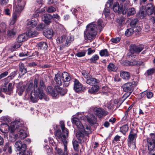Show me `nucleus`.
<instances>
[{"instance_id": "f257e3e1", "label": "nucleus", "mask_w": 155, "mask_h": 155, "mask_svg": "<svg viewBox=\"0 0 155 155\" xmlns=\"http://www.w3.org/2000/svg\"><path fill=\"white\" fill-rule=\"evenodd\" d=\"M104 27L102 21L101 19H99L97 22H92L88 24L84 32L85 38L90 41H92L97 35V30L99 29V32H101Z\"/></svg>"}, {"instance_id": "f03ea898", "label": "nucleus", "mask_w": 155, "mask_h": 155, "mask_svg": "<svg viewBox=\"0 0 155 155\" xmlns=\"http://www.w3.org/2000/svg\"><path fill=\"white\" fill-rule=\"evenodd\" d=\"M33 87L34 91L31 92L30 96V99L32 102H37L38 98L40 100L45 98V94L43 91L45 89L46 87L43 80H40L38 84V80L35 78Z\"/></svg>"}, {"instance_id": "7ed1b4c3", "label": "nucleus", "mask_w": 155, "mask_h": 155, "mask_svg": "<svg viewBox=\"0 0 155 155\" xmlns=\"http://www.w3.org/2000/svg\"><path fill=\"white\" fill-rule=\"evenodd\" d=\"M89 131L85 130L84 128L79 129L76 133V137L80 143L86 142L88 140Z\"/></svg>"}, {"instance_id": "20e7f679", "label": "nucleus", "mask_w": 155, "mask_h": 155, "mask_svg": "<svg viewBox=\"0 0 155 155\" xmlns=\"http://www.w3.org/2000/svg\"><path fill=\"white\" fill-rule=\"evenodd\" d=\"M24 124V122L20 119L12 122L10 127L11 131L12 133L14 132L15 130H17Z\"/></svg>"}, {"instance_id": "39448f33", "label": "nucleus", "mask_w": 155, "mask_h": 155, "mask_svg": "<svg viewBox=\"0 0 155 155\" xmlns=\"http://www.w3.org/2000/svg\"><path fill=\"white\" fill-rule=\"evenodd\" d=\"M25 4L24 0H15L13 6L14 11L20 12L23 9Z\"/></svg>"}, {"instance_id": "423d86ee", "label": "nucleus", "mask_w": 155, "mask_h": 155, "mask_svg": "<svg viewBox=\"0 0 155 155\" xmlns=\"http://www.w3.org/2000/svg\"><path fill=\"white\" fill-rule=\"evenodd\" d=\"M144 48L143 45H136L132 44L130 46V51L131 54H137L143 50Z\"/></svg>"}, {"instance_id": "0eeeda50", "label": "nucleus", "mask_w": 155, "mask_h": 155, "mask_svg": "<svg viewBox=\"0 0 155 155\" xmlns=\"http://www.w3.org/2000/svg\"><path fill=\"white\" fill-rule=\"evenodd\" d=\"M133 83H134V82H129L124 84L122 85L123 91L127 93V97L129 96L133 90Z\"/></svg>"}, {"instance_id": "6e6552de", "label": "nucleus", "mask_w": 155, "mask_h": 155, "mask_svg": "<svg viewBox=\"0 0 155 155\" xmlns=\"http://www.w3.org/2000/svg\"><path fill=\"white\" fill-rule=\"evenodd\" d=\"M61 74L63 85L64 86H68L69 84V81L71 79V75L66 72H64Z\"/></svg>"}, {"instance_id": "1a4fd4ad", "label": "nucleus", "mask_w": 155, "mask_h": 155, "mask_svg": "<svg viewBox=\"0 0 155 155\" xmlns=\"http://www.w3.org/2000/svg\"><path fill=\"white\" fill-rule=\"evenodd\" d=\"M94 111L95 114L99 118L105 116L108 114V112L100 108H95Z\"/></svg>"}, {"instance_id": "9d476101", "label": "nucleus", "mask_w": 155, "mask_h": 155, "mask_svg": "<svg viewBox=\"0 0 155 155\" xmlns=\"http://www.w3.org/2000/svg\"><path fill=\"white\" fill-rule=\"evenodd\" d=\"M136 137L137 133L136 131L134 130H132L129 133L128 139V143L129 146L130 145L131 143H133V140L136 139Z\"/></svg>"}, {"instance_id": "9b49d317", "label": "nucleus", "mask_w": 155, "mask_h": 155, "mask_svg": "<svg viewBox=\"0 0 155 155\" xmlns=\"http://www.w3.org/2000/svg\"><path fill=\"white\" fill-rule=\"evenodd\" d=\"M15 147L17 150L20 152L24 151L26 149V145L25 143H22L21 141H16L15 144Z\"/></svg>"}, {"instance_id": "f8f14e48", "label": "nucleus", "mask_w": 155, "mask_h": 155, "mask_svg": "<svg viewBox=\"0 0 155 155\" xmlns=\"http://www.w3.org/2000/svg\"><path fill=\"white\" fill-rule=\"evenodd\" d=\"M74 89L77 92L81 91L84 89V87L83 86V85L77 79H74Z\"/></svg>"}, {"instance_id": "ddd939ff", "label": "nucleus", "mask_w": 155, "mask_h": 155, "mask_svg": "<svg viewBox=\"0 0 155 155\" xmlns=\"http://www.w3.org/2000/svg\"><path fill=\"white\" fill-rule=\"evenodd\" d=\"M14 88V84L12 83H9L8 88L7 87H5L2 88V91L5 93L6 94L9 95H11L13 93V90Z\"/></svg>"}, {"instance_id": "4468645a", "label": "nucleus", "mask_w": 155, "mask_h": 155, "mask_svg": "<svg viewBox=\"0 0 155 155\" xmlns=\"http://www.w3.org/2000/svg\"><path fill=\"white\" fill-rule=\"evenodd\" d=\"M86 82L87 84L91 86H93L98 85L100 81L98 79L90 76L88 79H87Z\"/></svg>"}, {"instance_id": "2eb2a0df", "label": "nucleus", "mask_w": 155, "mask_h": 155, "mask_svg": "<svg viewBox=\"0 0 155 155\" xmlns=\"http://www.w3.org/2000/svg\"><path fill=\"white\" fill-rule=\"evenodd\" d=\"M146 13L148 15H151L155 13V7H153L151 3H149L145 7Z\"/></svg>"}, {"instance_id": "dca6fc26", "label": "nucleus", "mask_w": 155, "mask_h": 155, "mask_svg": "<svg viewBox=\"0 0 155 155\" xmlns=\"http://www.w3.org/2000/svg\"><path fill=\"white\" fill-rule=\"evenodd\" d=\"M53 17L49 14H45L42 17V21L45 24L48 25L51 22V20L52 19Z\"/></svg>"}, {"instance_id": "f3484780", "label": "nucleus", "mask_w": 155, "mask_h": 155, "mask_svg": "<svg viewBox=\"0 0 155 155\" xmlns=\"http://www.w3.org/2000/svg\"><path fill=\"white\" fill-rule=\"evenodd\" d=\"M47 92L54 97H57V93L56 92V87L53 88L52 87L48 86L46 89Z\"/></svg>"}, {"instance_id": "a211bd4d", "label": "nucleus", "mask_w": 155, "mask_h": 155, "mask_svg": "<svg viewBox=\"0 0 155 155\" xmlns=\"http://www.w3.org/2000/svg\"><path fill=\"white\" fill-rule=\"evenodd\" d=\"M71 121L73 124L76 125L78 128L79 130L84 128L81 121L77 117H74L72 118Z\"/></svg>"}, {"instance_id": "6ab92c4d", "label": "nucleus", "mask_w": 155, "mask_h": 155, "mask_svg": "<svg viewBox=\"0 0 155 155\" xmlns=\"http://www.w3.org/2000/svg\"><path fill=\"white\" fill-rule=\"evenodd\" d=\"M147 142L148 150H155V140L147 138Z\"/></svg>"}, {"instance_id": "aec40b11", "label": "nucleus", "mask_w": 155, "mask_h": 155, "mask_svg": "<svg viewBox=\"0 0 155 155\" xmlns=\"http://www.w3.org/2000/svg\"><path fill=\"white\" fill-rule=\"evenodd\" d=\"M38 19L37 18L33 19L28 21L26 25L27 28L29 29H31L35 27L37 25Z\"/></svg>"}, {"instance_id": "412c9836", "label": "nucleus", "mask_w": 155, "mask_h": 155, "mask_svg": "<svg viewBox=\"0 0 155 155\" xmlns=\"http://www.w3.org/2000/svg\"><path fill=\"white\" fill-rule=\"evenodd\" d=\"M125 10H126L127 11V16H130L136 13V11L134 8L131 7L128 8L125 6L124 10L123 12V14H125L127 12L126 11H125Z\"/></svg>"}, {"instance_id": "4be33fe9", "label": "nucleus", "mask_w": 155, "mask_h": 155, "mask_svg": "<svg viewBox=\"0 0 155 155\" xmlns=\"http://www.w3.org/2000/svg\"><path fill=\"white\" fill-rule=\"evenodd\" d=\"M89 88L88 90V92L90 94H95L99 89V87L98 85H95Z\"/></svg>"}, {"instance_id": "5701e85b", "label": "nucleus", "mask_w": 155, "mask_h": 155, "mask_svg": "<svg viewBox=\"0 0 155 155\" xmlns=\"http://www.w3.org/2000/svg\"><path fill=\"white\" fill-rule=\"evenodd\" d=\"M54 134L58 140L63 142L64 140H66V139H64V138L62 136V134H61V132L60 130H57L55 132Z\"/></svg>"}, {"instance_id": "b1692460", "label": "nucleus", "mask_w": 155, "mask_h": 155, "mask_svg": "<svg viewBox=\"0 0 155 155\" xmlns=\"http://www.w3.org/2000/svg\"><path fill=\"white\" fill-rule=\"evenodd\" d=\"M56 83L58 86L61 85L62 83V78L61 74H57L55 75L54 78Z\"/></svg>"}, {"instance_id": "393cba45", "label": "nucleus", "mask_w": 155, "mask_h": 155, "mask_svg": "<svg viewBox=\"0 0 155 155\" xmlns=\"http://www.w3.org/2000/svg\"><path fill=\"white\" fill-rule=\"evenodd\" d=\"M27 39V35L26 34L23 33L20 34L18 36L17 38V41L19 43L24 41Z\"/></svg>"}, {"instance_id": "a878e982", "label": "nucleus", "mask_w": 155, "mask_h": 155, "mask_svg": "<svg viewBox=\"0 0 155 155\" xmlns=\"http://www.w3.org/2000/svg\"><path fill=\"white\" fill-rule=\"evenodd\" d=\"M107 70L109 72L116 71L118 69L117 66L112 63H110L107 65Z\"/></svg>"}, {"instance_id": "bb28decb", "label": "nucleus", "mask_w": 155, "mask_h": 155, "mask_svg": "<svg viewBox=\"0 0 155 155\" xmlns=\"http://www.w3.org/2000/svg\"><path fill=\"white\" fill-rule=\"evenodd\" d=\"M67 90L66 89L60 88L58 86L56 87V92L57 93V97L58 95L60 94L61 96H63L67 92Z\"/></svg>"}, {"instance_id": "cd10ccee", "label": "nucleus", "mask_w": 155, "mask_h": 155, "mask_svg": "<svg viewBox=\"0 0 155 155\" xmlns=\"http://www.w3.org/2000/svg\"><path fill=\"white\" fill-rule=\"evenodd\" d=\"M38 34V32L32 29H29L28 30L27 34H26L27 35V37H28L32 38L37 36Z\"/></svg>"}, {"instance_id": "c85d7f7f", "label": "nucleus", "mask_w": 155, "mask_h": 155, "mask_svg": "<svg viewBox=\"0 0 155 155\" xmlns=\"http://www.w3.org/2000/svg\"><path fill=\"white\" fill-rule=\"evenodd\" d=\"M19 12H20L14 11V12L13 14L12 20L10 22V24L11 25H13L15 22L17 18L19 17Z\"/></svg>"}, {"instance_id": "c756f323", "label": "nucleus", "mask_w": 155, "mask_h": 155, "mask_svg": "<svg viewBox=\"0 0 155 155\" xmlns=\"http://www.w3.org/2000/svg\"><path fill=\"white\" fill-rule=\"evenodd\" d=\"M127 63L130 66H139L143 64V62L141 61H133L131 62L128 61Z\"/></svg>"}, {"instance_id": "7c9ffc66", "label": "nucleus", "mask_w": 155, "mask_h": 155, "mask_svg": "<svg viewBox=\"0 0 155 155\" xmlns=\"http://www.w3.org/2000/svg\"><path fill=\"white\" fill-rule=\"evenodd\" d=\"M28 132L27 130H20L19 133V137L21 139H23L26 137L28 135Z\"/></svg>"}, {"instance_id": "2f4dec72", "label": "nucleus", "mask_w": 155, "mask_h": 155, "mask_svg": "<svg viewBox=\"0 0 155 155\" xmlns=\"http://www.w3.org/2000/svg\"><path fill=\"white\" fill-rule=\"evenodd\" d=\"M120 76L123 79L129 80L130 77V73L127 72L122 71L120 72Z\"/></svg>"}, {"instance_id": "473e14b6", "label": "nucleus", "mask_w": 155, "mask_h": 155, "mask_svg": "<svg viewBox=\"0 0 155 155\" xmlns=\"http://www.w3.org/2000/svg\"><path fill=\"white\" fill-rule=\"evenodd\" d=\"M129 127L127 124L123 125L120 127V131L124 135H125L126 133L128 131Z\"/></svg>"}, {"instance_id": "72a5a7b5", "label": "nucleus", "mask_w": 155, "mask_h": 155, "mask_svg": "<svg viewBox=\"0 0 155 155\" xmlns=\"http://www.w3.org/2000/svg\"><path fill=\"white\" fill-rule=\"evenodd\" d=\"M99 54L101 56H104L105 57H108L109 56L110 54L107 49H104L101 50L99 52Z\"/></svg>"}, {"instance_id": "f704fd0d", "label": "nucleus", "mask_w": 155, "mask_h": 155, "mask_svg": "<svg viewBox=\"0 0 155 155\" xmlns=\"http://www.w3.org/2000/svg\"><path fill=\"white\" fill-rule=\"evenodd\" d=\"M53 34V30L51 29H48L47 31L44 32L45 36L48 38H51Z\"/></svg>"}, {"instance_id": "c9c22d12", "label": "nucleus", "mask_w": 155, "mask_h": 155, "mask_svg": "<svg viewBox=\"0 0 155 155\" xmlns=\"http://www.w3.org/2000/svg\"><path fill=\"white\" fill-rule=\"evenodd\" d=\"M3 150L4 151H7L9 154H11L12 152V148L8 143H6L5 145Z\"/></svg>"}, {"instance_id": "e433bc0d", "label": "nucleus", "mask_w": 155, "mask_h": 155, "mask_svg": "<svg viewBox=\"0 0 155 155\" xmlns=\"http://www.w3.org/2000/svg\"><path fill=\"white\" fill-rule=\"evenodd\" d=\"M19 64L20 71L21 72V75H24L27 72V71L25 68L24 64L23 63H21Z\"/></svg>"}, {"instance_id": "4c0bfd02", "label": "nucleus", "mask_w": 155, "mask_h": 155, "mask_svg": "<svg viewBox=\"0 0 155 155\" xmlns=\"http://www.w3.org/2000/svg\"><path fill=\"white\" fill-rule=\"evenodd\" d=\"M1 131L2 133H6L8 131V129L9 128V126L7 125L3 124L2 125Z\"/></svg>"}, {"instance_id": "58836bf2", "label": "nucleus", "mask_w": 155, "mask_h": 155, "mask_svg": "<svg viewBox=\"0 0 155 155\" xmlns=\"http://www.w3.org/2000/svg\"><path fill=\"white\" fill-rule=\"evenodd\" d=\"M74 40V38L73 36H68L67 38L66 43L65 45L66 46H69L71 42Z\"/></svg>"}, {"instance_id": "ea45409f", "label": "nucleus", "mask_w": 155, "mask_h": 155, "mask_svg": "<svg viewBox=\"0 0 155 155\" xmlns=\"http://www.w3.org/2000/svg\"><path fill=\"white\" fill-rule=\"evenodd\" d=\"M134 30L132 28H129L127 29L125 33V35L127 36H129L133 34Z\"/></svg>"}, {"instance_id": "a19ab883", "label": "nucleus", "mask_w": 155, "mask_h": 155, "mask_svg": "<svg viewBox=\"0 0 155 155\" xmlns=\"http://www.w3.org/2000/svg\"><path fill=\"white\" fill-rule=\"evenodd\" d=\"M72 144L75 151H78L79 148L78 142L76 140H73L72 142Z\"/></svg>"}, {"instance_id": "79ce46f5", "label": "nucleus", "mask_w": 155, "mask_h": 155, "mask_svg": "<svg viewBox=\"0 0 155 155\" xmlns=\"http://www.w3.org/2000/svg\"><path fill=\"white\" fill-rule=\"evenodd\" d=\"M62 136L64 138V139H66L68 137V129L65 128L62 129Z\"/></svg>"}, {"instance_id": "37998d69", "label": "nucleus", "mask_w": 155, "mask_h": 155, "mask_svg": "<svg viewBox=\"0 0 155 155\" xmlns=\"http://www.w3.org/2000/svg\"><path fill=\"white\" fill-rule=\"evenodd\" d=\"M99 59V56L97 54H95L90 58V60L91 62L93 63H95L96 61L98 60Z\"/></svg>"}, {"instance_id": "c03bdc74", "label": "nucleus", "mask_w": 155, "mask_h": 155, "mask_svg": "<svg viewBox=\"0 0 155 155\" xmlns=\"http://www.w3.org/2000/svg\"><path fill=\"white\" fill-rule=\"evenodd\" d=\"M16 31L14 29L8 31H7V35L10 38L13 37L15 35Z\"/></svg>"}, {"instance_id": "a18cd8bd", "label": "nucleus", "mask_w": 155, "mask_h": 155, "mask_svg": "<svg viewBox=\"0 0 155 155\" xmlns=\"http://www.w3.org/2000/svg\"><path fill=\"white\" fill-rule=\"evenodd\" d=\"M66 38V36L65 35H63L61 37H58L57 41L58 43H61L63 42Z\"/></svg>"}, {"instance_id": "49530a36", "label": "nucleus", "mask_w": 155, "mask_h": 155, "mask_svg": "<svg viewBox=\"0 0 155 155\" xmlns=\"http://www.w3.org/2000/svg\"><path fill=\"white\" fill-rule=\"evenodd\" d=\"M145 15L144 11L142 10H140L137 14V17L142 19L145 17Z\"/></svg>"}, {"instance_id": "de8ad7c7", "label": "nucleus", "mask_w": 155, "mask_h": 155, "mask_svg": "<svg viewBox=\"0 0 155 155\" xmlns=\"http://www.w3.org/2000/svg\"><path fill=\"white\" fill-rule=\"evenodd\" d=\"M138 20L137 18H135L134 19H132L130 23V26L132 27H135V25L138 22Z\"/></svg>"}, {"instance_id": "09e8293b", "label": "nucleus", "mask_w": 155, "mask_h": 155, "mask_svg": "<svg viewBox=\"0 0 155 155\" xmlns=\"http://www.w3.org/2000/svg\"><path fill=\"white\" fill-rule=\"evenodd\" d=\"M64 146V153L66 155H67V154L68 153V152L67 150V142L66 140H64L63 142H62Z\"/></svg>"}, {"instance_id": "8fccbe9b", "label": "nucleus", "mask_w": 155, "mask_h": 155, "mask_svg": "<svg viewBox=\"0 0 155 155\" xmlns=\"http://www.w3.org/2000/svg\"><path fill=\"white\" fill-rule=\"evenodd\" d=\"M45 25L43 24H40L38 25L36 28L37 30L41 31L43 30L45 28Z\"/></svg>"}, {"instance_id": "3c124183", "label": "nucleus", "mask_w": 155, "mask_h": 155, "mask_svg": "<svg viewBox=\"0 0 155 155\" xmlns=\"http://www.w3.org/2000/svg\"><path fill=\"white\" fill-rule=\"evenodd\" d=\"M104 12L105 16L107 17L109 16L110 14V7L106 6L104 11Z\"/></svg>"}, {"instance_id": "603ef678", "label": "nucleus", "mask_w": 155, "mask_h": 155, "mask_svg": "<svg viewBox=\"0 0 155 155\" xmlns=\"http://www.w3.org/2000/svg\"><path fill=\"white\" fill-rule=\"evenodd\" d=\"M81 74L84 77L87 79L90 76L89 74L87 71L84 70L82 71Z\"/></svg>"}, {"instance_id": "864d4df0", "label": "nucleus", "mask_w": 155, "mask_h": 155, "mask_svg": "<svg viewBox=\"0 0 155 155\" xmlns=\"http://www.w3.org/2000/svg\"><path fill=\"white\" fill-rule=\"evenodd\" d=\"M45 9L44 8H43V9H39L37 11V13H35V14H33V17L34 18H36L39 15V14H38V13H41L45 11Z\"/></svg>"}, {"instance_id": "5fc2aeb1", "label": "nucleus", "mask_w": 155, "mask_h": 155, "mask_svg": "<svg viewBox=\"0 0 155 155\" xmlns=\"http://www.w3.org/2000/svg\"><path fill=\"white\" fill-rule=\"evenodd\" d=\"M56 10V8L53 6L48 7L47 11L48 13H53Z\"/></svg>"}, {"instance_id": "6e6d98bb", "label": "nucleus", "mask_w": 155, "mask_h": 155, "mask_svg": "<svg viewBox=\"0 0 155 155\" xmlns=\"http://www.w3.org/2000/svg\"><path fill=\"white\" fill-rule=\"evenodd\" d=\"M10 80V79L8 77L2 80L3 82H4V87H7L6 85L9 82Z\"/></svg>"}, {"instance_id": "4d7b16f0", "label": "nucleus", "mask_w": 155, "mask_h": 155, "mask_svg": "<svg viewBox=\"0 0 155 155\" xmlns=\"http://www.w3.org/2000/svg\"><path fill=\"white\" fill-rule=\"evenodd\" d=\"M123 5H121V7H113V9L114 11L115 12H119L121 11L122 10V7Z\"/></svg>"}, {"instance_id": "13d9d810", "label": "nucleus", "mask_w": 155, "mask_h": 155, "mask_svg": "<svg viewBox=\"0 0 155 155\" xmlns=\"http://www.w3.org/2000/svg\"><path fill=\"white\" fill-rule=\"evenodd\" d=\"M121 38L120 37L113 38L111 39L112 42L115 43H117L119 42Z\"/></svg>"}, {"instance_id": "bf43d9fd", "label": "nucleus", "mask_w": 155, "mask_h": 155, "mask_svg": "<svg viewBox=\"0 0 155 155\" xmlns=\"http://www.w3.org/2000/svg\"><path fill=\"white\" fill-rule=\"evenodd\" d=\"M21 45V44L20 43H19L17 42L15 43L14 45L12 47V49L14 51L17 48H19Z\"/></svg>"}, {"instance_id": "052dcab7", "label": "nucleus", "mask_w": 155, "mask_h": 155, "mask_svg": "<svg viewBox=\"0 0 155 155\" xmlns=\"http://www.w3.org/2000/svg\"><path fill=\"white\" fill-rule=\"evenodd\" d=\"M55 150H56L57 153L59 155H65L64 153L61 149L56 147L55 148Z\"/></svg>"}, {"instance_id": "680f3d73", "label": "nucleus", "mask_w": 155, "mask_h": 155, "mask_svg": "<svg viewBox=\"0 0 155 155\" xmlns=\"http://www.w3.org/2000/svg\"><path fill=\"white\" fill-rule=\"evenodd\" d=\"M147 72L148 75L152 74L155 72V68L150 69L147 71Z\"/></svg>"}, {"instance_id": "e2e57ef3", "label": "nucleus", "mask_w": 155, "mask_h": 155, "mask_svg": "<svg viewBox=\"0 0 155 155\" xmlns=\"http://www.w3.org/2000/svg\"><path fill=\"white\" fill-rule=\"evenodd\" d=\"M17 71H15L11 73L10 75L8 76V77L10 79V80H12L17 74Z\"/></svg>"}, {"instance_id": "0e129e2a", "label": "nucleus", "mask_w": 155, "mask_h": 155, "mask_svg": "<svg viewBox=\"0 0 155 155\" xmlns=\"http://www.w3.org/2000/svg\"><path fill=\"white\" fill-rule=\"evenodd\" d=\"M40 46L41 48L47 49L48 48V46L45 42H42L40 44Z\"/></svg>"}, {"instance_id": "69168bd1", "label": "nucleus", "mask_w": 155, "mask_h": 155, "mask_svg": "<svg viewBox=\"0 0 155 155\" xmlns=\"http://www.w3.org/2000/svg\"><path fill=\"white\" fill-rule=\"evenodd\" d=\"M19 155H30V152L25 150L24 151L19 152Z\"/></svg>"}, {"instance_id": "338daca9", "label": "nucleus", "mask_w": 155, "mask_h": 155, "mask_svg": "<svg viewBox=\"0 0 155 155\" xmlns=\"http://www.w3.org/2000/svg\"><path fill=\"white\" fill-rule=\"evenodd\" d=\"M86 53L85 52L83 51L81 52H78L76 54V55L78 57H81L85 56Z\"/></svg>"}, {"instance_id": "774afa93", "label": "nucleus", "mask_w": 155, "mask_h": 155, "mask_svg": "<svg viewBox=\"0 0 155 155\" xmlns=\"http://www.w3.org/2000/svg\"><path fill=\"white\" fill-rule=\"evenodd\" d=\"M154 16H151L150 18V22L153 24H154V27H155V12Z\"/></svg>"}]
</instances>
